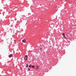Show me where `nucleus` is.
<instances>
[{"label":"nucleus","mask_w":76,"mask_h":76,"mask_svg":"<svg viewBox=\"0 0 76 76\" xmlns=\"http://www.w3.org/2000/svg\"><path fill=\"white\" fill-rule=\"evenodd\" d=\"M14 42H16V41L15 40Z\"/></svg>","instance_id":"nucleus-12"},{"label":"nucleus","mask_w":76,"mask_h":76,"mask_svg":"<svg viewBox=\"0 0 76 76\" xmlns=\"http://www.w3.org/2000/svg\"><path fill=\"white\" fill-rule=\"evenodd\" d=\"M64 37L65 39H66V36H64Z\"/></svg>","instance_id":"nucleus-8"},{"label":"nucleus","mask_w":76,"mask_h":76,"mask_svg":"<svg viewBox=\"0 0 76 76\" xmlns=\"http://www.w3.org/2000/svg\"><path fill=\"white\" fill-rule=\"evenodd\" d=\"M63 36H65V34H64V33H63Z\"/></svg>","instance_id":"nucleus-7"},{"label":"nucleus","mask_w":76,"mask_h":76,"mask_svg":"<svg viewBox=\"0 0 76 76\" xmlns=\"http://www.w3.org/2000/svg\"><path fill=\"white\" fill-rule=\"evenodd\" d=\"M28 56L26 55L24 57V60L25 61H27L28 59Z\"/></svg>","instance_id":"nucleus-1"},{"label":"nucleus","mask_w":76,"mask_h":76,"mask_svg":"<svg viewBox=\"0 0 76 76\" xmlns=\"http://www.w3.org/2000/svg\"><path fill=\"white\" fill-rule=\"evenodd\" d=\"M13 56V55L12 54H10V55L9 56V57H12Z\"/></svg>","instance_id":"nucleus-2"},{"label":"nucleus","mask_w":76,"mask_h":76,"mask_svg":"<svg viewBox=\"0 0 76 76\" xmlns=\"http://www.w3.org/2000/svg\"><path fill=\"white\" fill-rule=\"evenodd\" d=\"M28 70H30V69L28 68Z\"/></svg>","instance_id":"nucleus-10"},{"label":"nucleus","mask_w":76,"mask_h":76,"mask_svg":"<svg viewBox=\"0 0 76 76\" xmlns=\"http://www.w3.org/2000/svg\"><path fill=\"white\" fill-rule=\"evenodd\" d=\"M36 67L37 69H38L39 68V67L38 65H36Z\"/></svg>","instance_id":"nucleus-5"},{"label":"nucleus","mask_w":76,"mask_h":76,"mask_svg":"<svg viewBox=\"0 0 76 76\" xmlns=\"http://www.w3.org/2000/svg\"><path fill=\"white\" fill-rule=\"evenodd\" d=\"M31 65H30L29 66V67L30 68H31Z\"/></svg>","instance_id":"nucleus-9"},{"label":"nucleus","mask_w":76,"mask_h":76,"mask_svg":"<svg viewBox=\"0 0 76 76\" xmlns=\"http://www.w3.org/2000/svg\"><path fill=\"white\" fill-rule=\"evenodd\" d=\"M70 36H72V35H70Z\"/></svg>","instance_id":"nucleus-13"},{"label":"nucleus","mask_w":76,"mask_h":76,"mask_svg":"<svg viewBox=\"0 0 76 76\" xmlns=\"http://www.w3.org/2000/svg\"><path fill=\"white\" fill-rule=\"evenodd\" d=\"M41 51H42V50Z\"/></svg>","instance_id":"nucleus-14"},{"label":"nucleus","mask_w":76,"mask_h":76,"mask_svg":"<svg viewBox=\"0 0 76 76\" xmlns=\"http://www.w3.org/2000/svg\"><path fill=\"white\" fill-rule=\"evenodd\" d=\"M31 67H32V68H33V69H34V67H35V66L34 65H33L31 66Z\"/></svg>","instance_id":"nucleus-4"},{"label":"nucleus","mask_w":76,"mask_h":76,"mask_svg":"<svg viewBox=\"0 0 76 76\" xmlns=\"http://www.w3.org/2000/svg\"><path fill=\"white\" fill-rule=\"evenodd\" d=\"M26 41V40L25 39H23L22 40L23 42H25Z\"/></svg>","instance_id":"nucleus-3"},{"label":"nucleus","mask_w":76,"mask_h":76,"mask_svg":"<svg viewBox=\"0 0 76 76\" xmlns=\"http://www.w3.org/2000/svg\"><path fill=\"white\" fill-rule=\"evenodd\" d=\"M28 64H26V67H28Z\"/></svg>","instance_id":"nucleus-6"},{"label":"nucleus","mask_w":76,"mask_h":76,"mask_svg":"<svg viewBox=\"0 0 76 76\" xmlns=\"http://www.w3.org/2000/svg\"><path fill=\"white\" fill-rule=\"evenodd\" d=\"M40 50H42V48H40Z\"/></svg>","instance_id":"nucleus-11"}]
</instances>
